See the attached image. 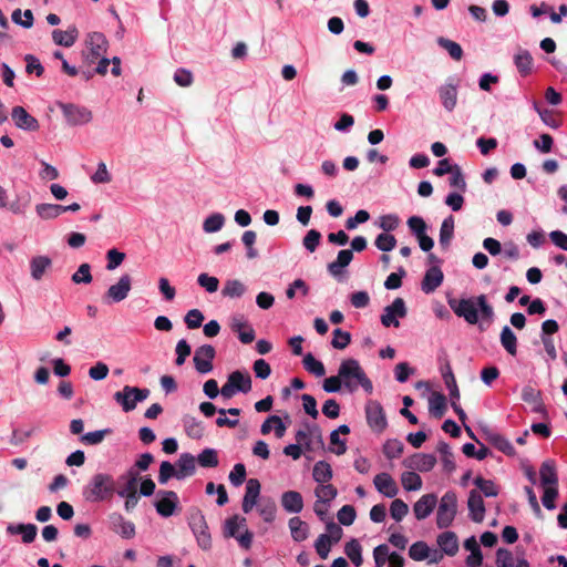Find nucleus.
Listing matches in <instances>:
<instances>
[{
  "label": "nucleus",
  "mask_w": 567,
  "mask_h": 567,
  "mask_svg": "<svg viewBox=\"0 0 567 567\" xmlns=\"http://www.w3.org/2000/svg\"><path fill=\"white\" fill-rule=\"evenodd\" d=\"M338 374L344 388L350 392L358 390L359 385L368 393H372L373 385L364 370L355 359H346L341 362Z\"/></svg>",
  "instance_id": "1"
},
{
  "label": "nucleus",
  "mask_w": 567,
  "mask_h": 567,
  "mask_svg": "<svg viewBox=\"0 0 567 567\" xmlns=\"http://www.w3.org/2000/svg\"><path fill=\"white\" fill-rule=\"evenodd\" d=\"M116 492L115 480L106 473L94 474L83 487V498L89 503L110 501Z\"/></svg>",
  "instance_id": "2"
},
{
  "label": "nucleus",
  "mask_w": 567,
  "mask_h": 567,
  "mask_svg": "<svg viewBox=\"0 0 567 567\" xmlns=\"http://www.w3.org/2000/svg\"><path fill=\"white\" fill-rule=\"evenodd\" d=\"M151 394L150 389L125 385L122 391L114 393V400L118 403L124 412L133 411L138 402L146 400Z\"/></svg>",
  "instance_id": "3"
},
{
  "label": "nucleus",
  "mask_w": 567,
  "mask_h": 567,
  "mask_svg": "<svg viewBox=\"0 0 567 567\" xmlns=\"http://www.w3.org/2000/svg\"><path fill=\"white\" fill-rule=\"evenodd\" d=\"M188 525L196 537L198 546L206 550L212 546V537L205 516L200 509H193L188 517Z\"/></svg>",
  "instance_id": "4"
},
{
  "label": "nucleus",
  "mask_w": 567,
  "mask_h": 567,
  "mask_svg": "<svg viewBox=\"0 0 567 567\" xmlns=\"http://www.w3.org/2000/svg\"><path fill=\"white\" fill-rule=\"evenodd\" d=\"M109 42L103 33L93 32L86 40V50L82 52L83 62L87 66L96 63L107 51Z\"/></svg>",
  "instance_id": "5"
},
{
  "label": "nucleus",
  "mask_w": 567,
  "mask_h": 567,
  "mask_svg": "<svg viewBox=\"0 0 567 567\" xmlns=\"http://www.w3.org/2000/svg\"><path fill=\"white\" fill-rule=\"evenodd\" d=\"M457 509V497L454 492H446L439 504L437 514H436V524L439 528L449 527L455 515Z\"/></svg>",
  "instance_id": "6"
},
{
  "label": "nucleus",
  "mask_w": 567,
  "mask_h": 567,
  "mask_svg": "<svg viewBox=\"0 0 567 567\" xmlns=\"http://www.w3.org/2000/svg\"><path fill=\"white\" fill-rule=\"evenodd\" d=\"M449 306L457 317L463 318L468 324L478 322L476 298L450 299Z\"/></svg>",
  "instance_id": "7"
},
{
  "label": "nucleus",
  "mask_w": 567,
  "mask_h": 567,
  "mask_svg": "<svg viewBox=\"0 0 567 567\" xmlns=\"http://www.w3.org/2000/svg\"><path fill=\"white\" fill-rule=\"evenodd\" d=\"M367 422L372 431L382 433L386 426V417L382 405L378 401L370 400L365 405Z\"/></svg>",
  "instance_id": "8"
},
{
  "label": "nucleus",
  "mask_w": 567,
  "mask_h": 567,
  "mask_svg": "<svg viewBox=\"0 0 567 567\" xmlns=\"http://www.w3.org/2000/svg\"><path fill=\"white\" fill-rule=\"evenodd\" d=\"M408 315V309L405 302L402 298L398 297L393 300V302L386 306L381 315V323L384 327H395L400 326L398 318H404Z\"/></svg>",
  "instance_id": "9"
},
{
  "label": "nucleus",
  "mask_w": 567,
  "mask_h": 567,
  "mask_svg": "<svg viewBox=\"0 0 567 567\" xmlns=\"http://www.w3.org/2000/svg\"><path fill=\"white\" fill-rule=\"evenodd\" d=\"M132 288V278L128 274H124L120 277L118 281L107 289L103 300L106 303L121 302L130 293Z\"/></svg>",
  "instance_id": "10"
},
{
  "label": "nucleus",
  "mask_w": 567,
  "mask_h": 567,
  "mask_svg": "<svg viewBox=\"0 0 567 567\" xmlns=\"http://www.w3.org/2000/svg\"><path fill=\"white\" fill-rule=\"evenodd\" d=\"M61 110L63 116L70 125H83L92 121V112L85 107L75 104H62Z\"/></svg>",
  "instance_id": "11"
},
{
  "label": "nucleus",
  "mask_w": 567,
  "mask_h": 567,
  "mask_svg": "<svg viewBox=\"0 0 567 567\" xmlns=\"http://www.w3.org/2000/svg\"><path fill=\"white\" fill-rule=\"evenodd\" d=\"M216 350L210 344H204L196 349L193 361L197 372L206 374L213 370V360L215 359Z\"/></svg>",
  "instance_id": "12"
},
{
  "label": "nucleus",
  "mask_w": 567,
  "mask_h": 567,
  "mask_svg": "<svg viewBox=\"0 0 567 567\" xmlns=\"http://www.w3.org/2000/svg\"><path fill=\"white\" fill-rule=\"evenodd\" d=\"M230 329L238 334V339L244 344L251 343L256 338V332L241 315H235L230 319Z\"/></svg>",
  "instance_id": "13"
},
{
  "label": "nucleus",
  "mask_w": 567,
  "mask_h": 567,
  "mask_svg": "<svg viewBox=\"0 0 567 567\" xmlns=\"http://www.w3.org/2000/svg\"><path fill=\"white\" fill-rule=\"evenodd\" d=\"M436 464V457L433 454L414 453L403 461L406 468L419 472H430Z\"/></svg>",
  "instance_id": "14"
},
{
  "label": "nucleus",
  "mask_w": 567,
  "mask_h": 567,
  "mask_svg": "<svg viewBox=\"0 0 567 567\" xmlns=\"http://www.w3.org/2000/svg\"><path fill=\"white\" fill-rule=\"evenodd\" d=\"M162 498L155 503L156 512L163 517H169L174 514L179 499L174 491H159Z\"/></svg>",
  "instance_id": "15"
},
{
  "label": "nucleus",
  "mask_w": 567,
  "mask_h": 567,
  "mask_svg": "<svg viewBox=\"0 0 567 567\" xmlns=\"http://www.w3.org/2000/svg\"><path fill=\"white\" fill-rule=\"evenodd\" d=\"M11 116L17 127L21 130L35 132L40 127L38 120L30 115L22 106H14Z\"/></svg>",
  "instance_id": "16"
},
{
  "label": "nucleus",
  "mask_w": 567,
  "mask_h": 567,
  "mask_svg": "<svg viewBox=\"0 0 567 567\" xmlns=\"http://www.w3.org/2000/svg\"><path fill=\"white\" fill-rule=\"evenodd\" d=\"M467 506L471 519L475 523H482L485 515V505L483 497L477 489H472L470 492Z\"/></svg>",
  "instance_id": "17"
},
{
  "label": "nucleus",
  "mask_w": 567,
  "mask_h": 567,
  "mask_svg": "<svg viewBox=\"0 0 567 567\" xmlns=\"http://www.w3.org/2000/svg\"><path fill=\"white\" fill-rule=\"evenodd\" d=\"M443 279V271L439 267L429 268L421 282L422 291L425 293L434 292L442 285Z\"/></svg>",
  "instance_id": "18"
},
{
  "label": "nucleus",
  "mask_w": 567,
  "mask_h": 567,
  "mask_svg": "<svg viewBox=\"0 0 567 567\" xmlns=\"http://www.w3.org/2000/svg\"><path fill=\"white\" fill-rule=\"evenodd\" d=\"M260 483L257 478H249L246 484V493L243 498L241 508L244 513H249L257 504L258 497L260 495Z\"/></svg>",
  "instance_id": "19"
},
{
  "label": "nucleus",
  "mask_w": 567,
  "mask_h": 567,
  "mask_svg": "<svg viewBox=\"0 0 567 567\" xmlns=\"http://www.w3.org/2000/svg\"><path fill=\"white\" fill-rule=\"evenodd\" d=\"M437 503V497L434 494L423 495L413 506V512L416 519L422 520L431 515Z\"/></svg>",
  "instance_id": "20"
},
{
  "label": "nucleus",
  "mask_w": 567,
  "mask_h": 567,
  "mask_svg": "<svg viewBox=\"0 0 567 567\" xmlns=\"http://www.w3.org/2000/svg\"><path fill=\"white\" fill-rule=\"evenodd\" d=\"M280 502L287 513L298 514L303 508L302 495L297 491H287L282 493Z\"/></svg>",
  "instance_id": "21"
},
{
  "label": "nucleus",
  "mask_w": 567,
  "mask_h": 567,
  "mask_svg": "<svg viewBox=\"0 0 567 567\" xmlns=\"http://www.w3.org/2000/svg\"><path fill=\"white\" fill-rule=\"evenodd\" d=\"M373 483L378 492L386 497H394L398 494L396 483L388 473L375 475Z\"/></svg>",
  "instance_id": "22"
},
{
  "label": "nucleus",
  "mask_w": 567,
  "mask_h": 567,
  "mask_svg": "<svg viewBox=\"0 0 567 567\" xmlns=\"http://www.w3.org/2000/svg\"><path fill=\"white\" fill-rule=\"evenodd\" d=\"M522 400L532 405V411L535 413H544L545 405L542 398V392L530 385H525L522 390Z\"/></svg>",
  "instance_id": "23"
},
{
  "label": "nucleus",
  "mask_w": 567,
  "mask_h": 567,
  "mask_svg": "<svg viewBox=\"0 0 567 567\" xmlns=\"http://www.w3.org/2000/svg\"><path fill=\"white\" fill-rule=\"evenodd\" d=\"M439 95L443 107L452 112L457 103V87L455 84L446 83L439 87Z\"/></svg>",
  "instance_id": "24"
},
{
  "label": "nucleus",
  "mask_w": 567,
  "mask_h": 567,
  "mask_svg": "<svg viewBox=\"0 0 567 567\" xmlns=\"http://www.w3.org/2000/svg\"><path fill=\"white\" fill-rule=\"evenodd\" d=\"M7 533L10 535H21L22 542L30 544L37 537L38 527L34 524H9L7 526Z\"/></svg>",
  "instance_id": "25"
},
{
  "label": "nucleus",
  "mask_w": 567,
  "mask_h": 567,
  "mask_svg": "<svg viewBox=\"0 0 567 567\" xmlns=\"http://www.w3.org/2000/svg\"><path fill=\"white\" fill-rule=\"evenodd\" d=\"M539 476L543 487L558 486V474L554 461L547 460L542 463L539 468Z\"/></svg>",
  "instance_id": "26"
},
{
  "label": "nucleus",
  "mask_w": 567,
  "mask_h": 567,
  "mask_svg": "<svg viewBox=\"0 0 567 567\" xmlns=\"http://www.w3.org/2000/svg\"><path fill=\"white\" fill-rule=\"evenodd\" d=\"M79 38V31L76 27L72 25L68 30L63 31L55 29L52 31V40L55 44L65 48L72 47Z\"/></svg>",
  "instance_id": "27"
},
{
  "label": "nucleus",
  "mask_w": 567,
  "mask_h": 567,
  "mask_svg": "<svg viewBox=\"0 0 567 567\" xmlns=\"http://www.w3.org/2000/svg\"><path fill=\"white\" fill-rule=\"evenodd\" d=\"M177 467V480H183L187 476H192L196 471V458L190 453H182L178 461L176 462Z\"/></svg>",
  "instance_id": "28"
},
{
  "label": "nucleus",
  "mask_w": 567,
  "mask_h": 567,
  "mask_svg": "<svg viewBox=\"0 0 567 567\" xmlns=\"http://www.w3.org/2000/svg\"><path fill=\"white\" fill-rule=\"evenodd\" d=\"M352 259V250L342 249L338 252L337 259L328 265V271L331 276L338 277L342 274V269L350 265Z\"/></svg>",
  "instance_id": "29"
},
{
  "label": "nucleus",
  "mask_w": 567,
  "mask_h": 567,
  "mask_svg": "<svg viewBox=\"0 0 567 567\" xmlns=\"http://www.w3.org/2000/svg\"><path fill=\"white\" fill-rule=\"evenodd\" d=\"M429 412L434 419H442L446 412V398L440 392H433L429 398Z\"/></svg>",
  "instance_id": "30"
},
{
  "label": "nucleus",
  "mask_w": 567,
  "mask_h": 567,
  "mask_svg": "<svg viewBox=\"0 0 567 567\" xmlns=\"http://www.w3.org/2000/svg\"><path fill=\"white\" fill-rule=\"evenodd\" d=\"M486 440L491 443L495 449L503 452L508 456L515 455V449L513 444L502 434L496 432H487Z\"/></svg>",
  "instance_id": "31"
},
{
  "label": "nucleus",
  "mask_w": 567,
  "mask_h": 567,
  "mask_svg": "<svg viewBox=\"0 0 567 567\" xmlns=\"http://www.w3.org/2000/svg\"><path fill=\"white\" fill-rule=\"evenodd\" d=\"M437 544L449 556H454L458 551V539L455 533L444 532L437 537Z\"/></svg>",
  "instance_id": "32"
},
{
  "label": "nucleus",
  "mask_w": 567,
  "mask_h": 567,
  "mask_svg": "<svg viewBox=\"0 0 567 567\" xmlns=\"http://www.w3.org/2000/svg\"><path fill=\"white\" fill-rule=\"evenodd\" d=\"M441 372L444 383L450 391V398L460 400V390L456 383V379L447 360L445 361L444 365L441 367Z\"/></svg>",
  "instance_id": "33"
},
{
  "label": "nucleus",
  "mask_w": 567,
  "mask_h": 567,
  "mask_svg": "<svg viewBox=\"0 0 567 567\" xmlns=\"http://www.w3.org/2000/svg\"><path fill=\"white\" fill-rule=\"evenodd\" d=\"M228 380L237 392L247 393L251 390V378L247 372L236 370L228 375Z\"/></svg>",
  "instance_id": "34"
},
{
  "label": "nucleus",
  "mask_w": 567,
  "mask_h": 567,
  "mask_svg": "<svg viewBox=\"0 0 567 567\" xmlns=\"http://www.w3.org/2000/svg\"><path fill=\"white\" fill-rule=\"evenodd\" d=\"M291 537L295 542H303L308 538L309 526L306 522L301 520L298 516L291 517L288 522Z\"/></svg>",
  "instance_id": "35"
},
{
  "label": "nucleus",
  "mask_w": 567,
  "mask_h": 567,
  "mask_svg": "<svg viewBox=\"0 0 567 567\" xmlns=\"http://www.w3.org/2000/svg\"><path fill=\"white\" fill-rule=\"evenodd\" d=\"M51 265L52 260L47 256L33 257L30 261L31 277L37 281L41 280Z\"/></svg>",
  "instance_id": "36"
},
{
  "label": "nucleus",
  "mask_w": 567,
  "mask_h": 567,
  "mask_svg": "<svg viewBox=\"0 0 567 567\" xmlns=\"http://www.w3.org/2000/svg\"><path fill=\"white\" fill-rule=\"evenodd\" d=\"M121 480H125V484L115 492L120 497L137 494L138 474L136 472L130 470L126 474L121 476Z\"/></svg>",
  "instance_id": "37"
},
{
  "label": "nucleus",
  "mask_w": 567,
  "mask_h": 567,
  "mask_svg": "<svg viewBox=\"0 0 567 567\" xmlns=\"http://www.w3.org/2000/svg\"><path fill=\"white\" fill-rule=\"evenodd\" d=\"M499 341L502 347L506 350L508 354L516 355L517 337L508 326L503 327L499 336Z\"/></svg>",
  "instance_id": "38"
},
{
  "label": "nucleus",
  "mask_w": 567,
  "mask_h": 567,
  "mask_svg": "<svg viewBox=\"0 0 567 567\" xmlns=\"http://www.w3.org/2000/svg\"><path fill=\"white\" fill-rule=\"evenodd\" d=\"M114 532L120 534L123 538H132L135 535V526L132 522L125 520L122 515H116L113 518Z\"/></svg>",
  "instance_id": "39"
},
{
  "label": "nucleus",
  "mask_w": 567,
  "mask_h": 567,
  "mask_svg": "<svg viewBox=\"0 0 567 567\" xmlns=\"http://www.w3.org/2000/svg\"><path fill=\"white\" fill-rule=\"evenodd\" d=\"M514 63L522 76H526L532 72L533 58L528 51H526V50L519 51L514 56Z\"/></svg>",
  "instance_id": "40"
},
{
  "label": "nucleus",
  "mask_w": 567,
  "mask_h": 567,
  "mask_svg": "<svg viewBox=\"0 0 567 567\" xmlns=\"http://www.w3.org/2000/svg\"><path fill=\"white\" fill-rule=\"evenodd\" d=\"M454 235V217H446L440 229V245L443 248H447Z\"/></svg>",
  "instance_id": "41"
},
{
  "label": "nucleus",
  "mask_w": 567,
  "mask_h": 567,
  "mask_svg": "<svg viewBox=\"0 0 567 567\" xmlns=\"http://www.w3.org/2000/svg\"><path fill=\"white\" fill-rule=\"evenodd\" d=\"M436 42L442 49L447 51V53L453 60H462L463 49L457 42L446 39L444 37H439Z\"/></svg>",
  "instance_id": "42"
},
{
  "label": "nucleus",
  "mask_w": 567,
  "mask_h": 567,
  "mask_svg": "<svg viewBox=\"0 0 567 567\" xmlns=\"http://www.w3.org/2000/svg\"><path fill=\"white\" fill-rule=\"evenodd\" d=\"M361 551V545L355 538L349 540L344 546L346 555L357 567L361 566L363 563Z\"/></svg>",
  "instance_id": "43"
},
{
  "label": "nucleus",
  "mask_w": 567,
  "mask_h": 567,
  "mask_svg": "<svg viewBox=\"0 0 567 567\" xmlns=\"http://www.w3.org/2000/svg\"><path fill=\"white\" fill-rule=\"evenodd\" d=\"M184 427L187 435L192 439L199 440L204 436V426L202 422L194 416L184 417Z\"/></svg>",
  "instance_id": "44"
},
{
  "label": "nucleus",
  "mask_w": 567,
  "mask_h": 567,
  "mask_svg": "<svg viewBox=\"0 0 567 567\" xmlns=\"http://www.w3.org/2000/svg\"><path fill=\"white\" fill-rule=\"evenodd\" d=\"M474 484L477 487V491L486 497H495L499 493V488L496 484L491 480H485L482 476H477L474 480Z\"/></svg>",
  "instance_id": "45"
},
{
  "label": "nucleus",
  "mask_w": 567,
  "mask_h": 567,
  "mask_svg": "<svg viewBox=\"0 0 567 567\" xmlns=\"http://www.w3.org/2000/svg\"><path fill=\"white\" fill-rule=\"evenodd\" d=\"M35 210L43 219H53L64 213L63 205L58 204H39Z\"/></svg>",
  "instance_id": "46"
},
{
  "label": "nucleus",
  "mask_w": 567,
  "mask_h": 567,
  "mask_svg": "<svg viewBox=\"0 0 567 567\" xmlns=\"http://www.w3.org/2000/svg\"><path fill=\"white\" fill-rule=\"evenodd\" d=\"M246 527V518L239 517L238 515H234L226 519L225 522V530L224 535L225 537H237L238 532L240 528Z\"/></svg>",
  "instance_id": "47"
},
{
  "label": "nucleus",
  "mask_w": 567,
  "mask_h": 567,
  "mask_svg": "<svg viewBox=\"0 0 567 567\" xmlns=\"http://www.w3.org/2000/svg\"><path fill=\"white\" fill-rule=\"evenodd\" d=\"M246 292V286L238 279L227 280L221 290L224 297L239 298Z\"/></svg>",
  "instance_id": "48"
},
{
  "label": "nucleus",
  "mask_w": 567,
  "mask_h": 567,
  "mask_svg": "<svg viewBox=\"0 0 567 567\" xmlns=\"http://www.w3.org/2000/svg\"><path fill=\"white\" fill-rule=\"evenodd\" d=\"M313 480L318 483H327L332 477V470L329 463L319 461L315 464L312 471Z\"/></svg>",
  "instance_id": "49"
},
{
  "label": "nucleus",
  "mask_w": 567,
  "mask_h": 567,
  "mask_svg": "<svg viewBox=\"0 0 567 567\" xmlns=\"http://www.w3.org/2000/svg\"><path fill=\"white\" fill-rule=\"evenodd\" d=\"M303 367L316 377H323L326 374L324 365L321 361L317 360L311 353H307L303 358Z\"/></svg>",
  "instance_id": "50"
},
{
  "label": "nucleus",
  "mask_w": 567,
  "mask_h": 567,
  "mask_svg": "<svg viewBox=\"0 0 567 567\" xmlns=\"http://www.w3.org/2000/svg\"><path fill=\"white\" fill-rule=\"evenodd\" d=\"M401 483L406 491H419L422 487L421 476L413 471L404 472Z\"/></svg>",
  "instance_id": "51"
},
{
  "label": "nucleus",
  "mask_w": 567,
  "mask_h": 567,
  "mask_svg": "<svg viewBox=\"0 0 567 567\" xmlns=\"http://www.w3.org/2000/svg\"><path fill=\"white\" fill-rule=\"evenodd\" d=\"M198 464L202 467H216L218 466V454L214 449H205L197 457Z\"/></svg>",
  "instance_id": "52"
},
{
  "label": "nucleus",
  "mask_w": 567,
  "mask_h": 567,
  "mask_svg": "<svg viewBox=\"0 0 567 567\" xmlns=\"http://www.w3.org/2000/svg\"><path fill=\"white\" fill-rule=\"evenodd\" d=\"M404 450V445L400 440H388L383 445V453L389 460L399 457Z\"/></svg>",
  "instance_id": "53"
},
{
  "label": "nucleus",
  "mask_w": 567,
  "mask_h": 567,
  "mask_svg": "<svg viewBox=\"0 0 567 567\" xmlns=\"http://www.w3.org/2000/svg\"><path fill=\"white\" fill-rule=\"evenodd\" d=\"M409 556L416 561L424 560L430 556V548L424 542H416L411 545L409 549Z\"/></svg>",
  "instance_id": "54"
},
{
  "label": "nucleus",
  "mask_w": 567,
  "mask_h": 567,
  "mask_svg": "<svg viewBox=\"0 0 567 567\" xmlns=\"http://www.w3.org/2000/svg\"><path fill=\"white\" fill-rule=\"evenodd\" d=\"M337 494H338L337 488L331 484L324 485L323 483H321V485L317 486L315 489V495L318 498V501H322L328 504L333 498H336Z\"/></svg>",
  "instance_id": "55"
},
{
  "label": "nucleus",
  "mask_w": 567,
  "mask_h": 567,
  "mask_svg": "<svg viewBox=\"0 0 567 567\" xmlns=\"http://www.w3.org/2000/svg\"><path fill=\"white\" fill-rule=\"evenodd\" d=\"M225 223V217L219 214H213L207 217L203 224V228L206 233H216L221 229Z\"/></svg>",
  "instance_id": "56"
},
{
  "label": "nucleus",
  "mask_w": 567,
  "mask_h": 567,
  "mask_svg": "<svg viewBox=\"0 0 567 567\" xmlns=\"http://www.w3.org/2000/svg\"><path fill=\"white\" fill-rule=\"evenodd\" d=\"M257 234L254 230H246L241 236V241L247 248V258L255 259L258 257V250L254 248Z\"/></svg>",
  "instance_id": "57"
},
{
  "label": "nucleus",
  "mask_w": 567,
  "mask_h": 567,
  "mask_svg": "<svg viewBox=\"0 0 567 567\" xmlns=\"http://www.w3.org/2000/svg\"><path fill=\"white\" fill-rule=\"evenodd\" d=\"M351 342V334L347 331H343L341 329H334L333 330V338L331 341V346L334 349L342 350L346 349Z\"/></svg>",
  "instance_id": "58"
},
{
  "label": "nucleus",
  "mask_w": 567,
  "mask_h": 567,
  "mask_svg": "<svg viewBox=\"0 0 567 567\" xmlns=\"http://www.w3.org/2000/svg\"><path fill=\"white\" fill-rule=\"evenodd\" d=\"M332 543L327 534H321L315 542V548L321 559H326L330 553Z\"/></svg>",
  "instance_id": "59"
},
{
  "label": "nucleus",
  "mask_w": 567,
  "mask_h": 567,
  "mask_svg": "<svg viewBox=\"0 0 567 567\" xmlns=\"http://www.w3.org/2000/svg\"><path fill=\"white\" fill-rule=\"evenodd\" d=\"M178 472L175 466L168 462L163 461L159 466V473H158V482L161 484H166L172 477L177 478Z\"/></svg>",
  "instance_id": "60"
},
{
  "label": "nucleus",
  "mask_w": 567,
  "mask_h": 567,
  "mask_svg": "<svg viewBox=\"0 0 567 567\" xmlns=\"http://www.w3.org/2000/svg\"><path fill=\"white\" fill-rule=\"evenodd\" d=\"M338 520L340 524L344 526H350L353 524L357 513L352 505H343L337 514Z\"/></svg>",
  "instance_id": "61"
},
{
  "label": "nucleus",
  "mask_w": 567,
  "mask_h": 567,
  "mask_svg": "<svg viewBox=\"0 0 567 567\" xmlns=\"http://www.w3.org/2000/svg\"><path fill=\"white\" fill-rule=\"evenodd\" d=\"M374 244L378 249L386 252V251H391L392 249L395 248L396 239L393 235L382 233V234L378 235Z\"/></svg>",
  "instance_id": "62"
},
{
  "label": "nucleus",
  "mask_w": 567,
  "mask_h": 567,
  "mask_svg": "<svg viewBox=\"0 0 567 567\" xmlns=\"http://www.w3.org/2000/svg\"><path fill=\"white\" fill-rule=\"evenodd\" d=\"M558 497V486H546L544 487V494L542 496L543 505L551 511L556 508V498Z\"/></svg>",
  "instance_id": "63"
},
{
  "label": "nucleus",
  "mask_w": 567,
  "mask_h": 567,
  "mask_svg": "<svg viewBox=\"0 0 567 567\" xmlns=\"http://www.w3.org/2000/svg\"><path fill=\"white\" fill-rule=\"evenodd\" d=\"M411 233L419 237L426 233L427 225L424 219L420 216H411L406 221Z\"/></svg>",
  "instance_id": "64"
}]
</instances>
